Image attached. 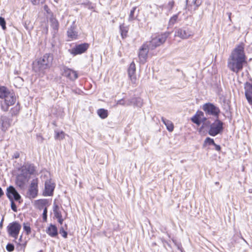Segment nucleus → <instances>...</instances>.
I'll return each instance as SVG.
<instances>
[{
	"label": "nucleus",
	"instance_id": "obj_56",
	"mask_svg": "<svg viewBox=\"0 0 252 252\" xmlns=\"http://www.w3.org/2000/svg\"><path fill=\"white\" fill-rule=\"evenodd\" d=\"M56 2H58V0H54Z\"/></svg>",
	"mask_w": 252,
	"mask_h": 252
},
{
	"label": "nucleus",
	"instance_id": "obj_20",
	"mask_svg": "<svg viewBox=\"0 0 252 252\" xmlns=\"http://www.w3.org/2000/svg\"><path fill=\"white\" fill-rule=\"evenodd\" d=\"M53 212L55 217L58 219V222L62 224L63 221V219L62 218V213L60 209V206L56 203L53 205Z\"/></svg>",
	"mask_w": 252,
	"mask_h": 252
},
{
	"label": "nucleus",
	"instance_id": "obj_54",
	"mask_svg": "<svg viewBox=\"0 0 252 252\" xmlns=\"http://www.w3.org/2000/svg\"><path fill=\"white\" fill-rule=\"evenodd\" d=\"M3 219H2L0 222V229H1L3 226Z\"/></svg>",
	"mask_w": 252,
	"mask_h": 252
},
{
	"label": "nucleus",
	"instance_id": "obj_23",
	"mask_svg": "<svg viewBox=\"0 0 252 252\" xmlns=\"http://www.w3.org/2000/svg\"><path fill=\"white\" fill-rule=\"evenodd\" d=\"M120 30L121 32V36L123 38H125L127 36V32L128 31V27L125 25V24H122L120 26Z\"/></svg>",
	"mask_w": 252,
	"mask_h": 252
},
{
	"label": "nucleus",
	"instance_id": "obj_14",
	"mask_svg": "<svg viewBox=\"0 0 252 252\" xmlns=\"http://www.w3.org/2000/svg\"><path fill=\"white\" fill-rule=\"evenodd\" d=\"M188 2L189 0H186V9L192 13V11H195L201 5L202 1V0H192L191 4H189Z\"/></svg>",
	"mask_w": 252,
	"mask_h": 252
},
{
	"label": "nucleus",
	"instance_id": "obj_10",
	"mask_svg": "<svg viewBox=\"0 0 252 252\" xmlns=\"http://www.w3.org/2000/svg\"><path fill=\"white\" fill-rule=\"evenodd\" d=\"M193 35L192 32L187 28H182L177 29L175 32V36L182 39H186Z\"/></svg>",
	"mask_w": 252,
	"mask_h": 252
},
{
	"label": "nucleus",
	"instance_id": "obj_36",
	"mask_svg": "<svg viewBox=\"0 0 252 252\" xmlns=\"http://www.w3.org/2000/svg\"><path fill=\"white\" fill-rule=\"evenodd\" d=\"M192 122L193 123H194V124H196V125H197L198 126H199L200 125V123H199V118H198V116L196 115V114H195V115H194L191 119Z\"/></svg>",
	"mask_w": 252,
	"mask_h": 252
},
{
	"label": "nucleus",
	"instance_id": "obj_24",
	"mask_svg": "<svg viewBox=\"0 0 252 252\" xmlns=\"http://www.w3.org/2000/svg\"><path fill=\"white\" fill-rule=\"evenodd\" d=\"M161 121L163 124L166 126L167 129L169 131H172L174 129V126L173 123L169 120H166L163 117L161 118Z\"/></svg>",
	"mask_w": 252,
	"mask_h": 252
},
{
	"label": "nucleus",
	"instance_id": "obj_45",
	"mask_svg": "<svg viewBox=\"0 0 252 252\" xmlns=\"http://www.w3.org/2000/svg\"><path fill=\"white\" fill-rule=\"evenodd\" d=\"M196 115L198 116V118H199V119H201V118H203V117L204 116V114L203 112L202 111H198L196 113Z\"/></svg>",
	"mask_w": 252,
	"mask_h": 252
},
{
	"label": "nucleus",
	"instance_id": "obj_30",
	"mask_svg": "<svg viewBox=\"0 0 252 252\" xmlns=\"http://www.w3.org/2000/svg\"><path fill=\"white\" fill-rule=\"evenodd\" d=\"M23 229L27 235H29L32 232L30 223L28 222H24L23 224Z\"/></svg>",
	"mask_w": 252,
	"mask_h": 252
},
{
	"label": "nucleus",
	"instance_id": "obj_19",
	"mask_svg": "<svg viewBox=\"0 0 252 252\" xmlns=\"http://www.w3.org/2000/svg\"><path fill=\"white\" fill-rule=\"evenodd\" d=\"M76 27L73 22L70 27L68 29L67 35L70 40H74L77 38L78 32L76 31Z\"/></svg>",
	"mask_w": 252,
	"mask_h": 252
},
{
	"label": "nucleus",
	"instance_id": "obj_51",
	"mask_svg": "<svg viewBox=\"0 0 252 252\" xmlns=\"http://www.w3.org/2000/svg\"><path fill=\"white\" fill-rule=\"evenodd\" d=\"M20 157V154L18 152H16L15 153H14V154L13 155V158H19Z\"/></svg>",
	"mask_w": 252,
	"mask_h": 252
},
{
	"label": "nucleus",
	"instance_id": "obj_22",
	"mask_svg": "<svg viewBox=\"0 0 252 252\" xmlns=\"http://www.w3.org/2000/svg\"><path fill=\"white\" fill-rule=\"evenodd\" d=\"M15 101L16 96L13 92H11L4 100V102H6V103H8V104L11 105L14 104L15 102Z\"/></svg>",
	"mask_w": 252,
	"mask_h": 252
},
{
	"label": "nucleus",
	"instance_id": "obj_55",
	"mask_svg": "<svg viewBox=\"0 0 252 252\" xmlns=\"http://www.w3.org/2000/svg\"><path fill=\"white\" fill-rule=\"evenodd\" d=\"M16 79L23 81L22 79L21 78H20V77H18V78H16Z\"/></svg>",
	"mask_w": 252,
	"mask_h": 252
},
{
	"label": "nucleus",
	"instance_id": "obj_39",
	"mask_svg": "<svg viewBox=\"0 0 252 252\" xmlns=\"http://www.w3.org/2000/svg\"><path fill=\"white\" fill-rule=\"evenodd\" d=\"M10 201L11 209L14 212H17V206L16 205V204L14 202L15 201L12 200H10Z\"/></svg>",
	"mask_w": 252,
	"mask_h": 252
},
{
	"label": "nucleus",
	"instance_id": "obj_37",
	"mask_svg": "<svg viewBox=\"0 0 252 252\" xmlns=\"http://www.w3.org/2000/svg\"><path fill=\"white\" fill-rule=\"evenodd\" d=\"M6 249L9 252H13L14 250V246L12 244L8 243L6 246Z\"/></svg>",
	"mask_w": 252,
	"mask_h": 252
},
{
	"label": "nucleus",
	"instance_id": "obj_13",
	"mask_svg": "<svg viewBox=\"0 0 252 252\" xmlns=\"http://www.w3.org/2000/svg\"><path fill=\"white\" fill-rule=\"evenodd\" d=\"M55 188V184L51 180L46 181L45 183V190L43 192L44 196H52Z\"/></svg>",
	"mask_w": 252,
	"mask_h": 252
},
{
	"label": "nucleus",
	"instance_id": "obj_33",
	"mask_svg": "<svg viewBox=\"0 0 252 252\" xmlns=\"http://www.w3.org/2000/svg\"><path fill=\"white\" fill-rule=\"evenodd\" d=\"M136 9V7H134L132 8V9L130 10L129 16H128V21H131L135 19L136 17L134 16V13Z\"/></svg>",
	"mask_w": 252,
	"mask_h": 252
},
{
	"label": "nucleus",
	"instance_id": "obj_25",
	"mask_svg": "<svg viewBox=\"0 0 252 252\" xmlns=\"http://www.w3.org/2000/svg\"><path fill=\"white\" fill-rule=\"evenodd\" d=\"M11 92L5 87H0V98L5 99Z\"/></svg>",
	"mask_w": 252,
	"mask_h": 252
},
{
	"label": "nucleus",
	"instance_id": "obj_38",
	"mask_svg": "<svg viewBox=\"0 0 252 252\" xmlns=\"http://www.w3.org/2000/svg\"><path fill=\"white\" fill-rule=\"evenodd\" d=\"M42 218L43 221H47V208L45 207L44 209L43 214H42Z\"/></svg>",
	"mask_w": 252,
	"mask_h": 252
},
{
	"label": "nucleus",
	"instance_id": "obj_34",
	"mask_svg": "<svg viewBox=\"0 0 252 252\" xmlns=\"http://www.w3.org/2000/svg\"><path fill=\"white\" fill-rule=\"evenodd\" d=\"M178 19V15H173L169 20L168 27H172L176 22Z\"/></svg>",
	"mask_w": 252,
	"mask_h": 252
},
{
	"label": "nucleus",
	"instance_id": "obj_35",
	"mask_svg": "<svg viewBox=\"0 0 252 252\" xmlns=\"http://www.w3.org/2000/svg\"><path fill=\"white\" fill-rule=\"evenodd\" d=\"M12 105L11 104H8L6 102H3L1 103V109L4 111H7L8 110L9 106Z\"/></svg>",
	"mask_w": 252,
	"mask_h": 252
},
{
	"label": "nucleus",
	"instance_id": "obj_17",
	"mask_svg": "<svg viewBox=\"0 0 252 252\" xmlns=\"http://www.w3.org/2000/svg\"><path fill=\"white\" fill-rule=\"evenodd\" d=\"M127 71L129 78L131 81L133 83H135L136 80V77L135 75L136 67L133 62L130 64Z\"/></svg>",
	"mask_w": 252,
	"mask_h": 252
},
{
	"label": "nucleus",
	"instance_id": "obj_18",
	"mask_svg": "<svg viewBox=\"0 0 252 252\" xmlns=\"http://www.w3.org/2000/svg\"><path fill=\"white\" fill-rule=\"evenodd\" d=\"M245 94L248 102L252 104V85L247 82L245 84Z\"/></svg>",
	"mask_w": 252,
	"mask_h": 252
},
{
	"label": "nucleus",
	"instance_id": "obj_47",
	"mask_svg": "<svg viewBox=\"0 0 252 252\" xmlns=\"http://www.w3.org/2000/svg\"><path fill=\"white\" fill-rule=\"evenodd\" d=\"M126 106H129L133 103V99H128L126 100Z\"/></svg>",
	"mask_w": 252,
	"mask_h": 252
},
{
	"label": "nucleus",
	"instance_id": "obj_8",
	"mask_svg": "<svg viewBox=\"0 0 252 252\" xmlns=\"http://www.w3.org/2000/svg\"><path fill=\"white\" fill-rule=\"evenodd\" d=\"M223 129V123L218 119L212 124L209 131V133L212 136H215L220 132Z\"/></svg>",
	"mask_w": 252,
	"mask_h": 252
},
{
	"label": "nucleus",
	"instance_id": "obj_5",
	"mask_svg": "<svg viewBox=\"0 0 252 252\" xmlns=\"http://www.w3.org/2000/svg\"><path fill=\"white\" fill-rule=\"evenodd\" d=\"M202 109L206 115L214 116L217 119L220 112V108L212 103H206L202 106Z\"/></svg>",
	"mask_w": 252,
	"mask_h": 252
},
{
	"label": "nucleus",
	"instance_id": "obj_50",
	"mask_svg": "<svg viewBox=\"0 0 252 252\" xmlns=\"http://www.w3.org/2000/svg\"><path fill=\"white\" fill-rule=\"evenodd\" d=\"M45 202H46V200H43V199H40V200H37V203L38 204H44L45 203Z\"/></svg>",
	"mask_w": 252,
	"mask_h": 252
},
{
	"label": "nucleus",
	"instance_id": "obj_49",
	"mask_svg": "<svg viewBox=\"0 0 252 252\" xmlns=\"http://www.w3.org/2000/svg\"><path fill=\"white\" fill-rule=\"evenodd\" d=\"M44 10L46 11V12L48 14H49L50 13V9L48 8V6L47 5H45L44 6Z\"/></svg>",
	"mask_w": 252,
	"mask_h": 252
},
{
	"label": "nucleus",
	"instance_id": "obj_4",
	"mask_svg": "<svg viewBox=\"0 0 252 252\" xmlns=\"http://www.w3.org/2000/svg\"><path fill=\"white\" fill-rule=\"evenodd\" d=\"M169 34V32H165L158 34L155 37H153L152 40L147 43L149 45V48L151 50H153L158 46L164 43Z\"/></svg>",
	"mask_w": 252,
	"mask_h": 252
},
{
	"label": "nucleus",
	"instance_id": "obj_12",
	"mask_svg": "<svg viewBox=\"0 0 252 252\" xmlns=\"http://www.w3.org/2000/svg\"><path fill=\"white\" fill-rule=\"evenodd\" d=\"M89 46V44L86 43L77 45L71 50L70 53L74 55L82 54L88 49Z\"/></svg>",
	"mask_w": 252,
	"mask_h": 252
},
{
	"label": "nucleus",
	"instance_id": "obj_42",
	"mask_svg": "<svg viewBox=\"0 0 252 252\" xmlns=\"http://www.w3.org/2000/svg\"><path fill=\"white\" fill-rule=\"evenodd\" d=\"M32 2L34 5H38L44 3L45 0H31Z\"/></svg>",
	"mask_w": 252,
	"mask_h": 252
},
{
	"label": "nucleus",
	"instance_id": "obj_41",
	"mask_svg": "<svg viewBox=\"0 0 252 252\" xmlns=\"http://www.w3.org/2000/svg\"><path fill=\"white\" fill-rule=\"evenodd\" d=\"M0 25L1 26L3 30L6 29L5 21L4 18L0 17Z\"/></svg>",
	"mask_w": 252,
	"mask_h": 252
},
{
	"label": "nucleus",
	"instance_id": "obj_29",
	"mask_svg": "<svg viewBox=\"0 0 252 252\" xmlns=\"http://www.w3.org/2000/svg\"><path fill=\"white\" fill-rule=\"evenodd\" d=\"M97 113L101 119H105L108 117V111L103 108L99 109Z\"/></svg>",
	"mask_w": 252,
	"mask_h": 252
},
{
	"label": "nucleus",
	"instance_id": "obj_7",
	"mask_svg": "<svg viewBox=\"0 0 252 252\" xmlns=\"http://www.w3.org/2000/svg\"><path fill=\"white\" fill-rule=\"evenodd\" d=\"M6 194L9 200H14L21 204L23 200L21 195L13 186H9L6 189Z\"/></svg>",
	"mask_w": 252,
	"mask_h": 252
},
{
	"label": "nucleus",
	"instance_id": "obj_9",
	"mask_svg": "<svg viewBox=\"0 0 252 252\" xmlns=\"http://www.w3.org/2000/svg\"><path fill=\"white\" fill-rule=\"evenodd\" d=\"M62 75L70 80L74 81L78 78L77 73L67 67L65 66H63L61 68Z\"/></svg>",
	"mask_w": 252,
	"mask_h": 252
},
{
	"label": "nucleus",
	"instance_id": "obj_1",
	"mask_svg": "<svg viewBox=\"0 0 252 252\" xmlns=\"http://www.w3.org/2000/svg\"><path fill=\"white\" fill-rule=\"evenodd\" d=\"M243 43L236 45L228 59V67L234 72L238 73L243 69L244 64L247 63Z\"/></svg>",
	"mask_w": 252,
	"mask_h": 252
},
{
	"label": "nucleus",
	"instance_id": "obj_44",
	"mask_svg": "<svg viewBox=\"0 0 252 252\" xmlns=\"http://www.w3.org/2000/svg\"><path fill=\"white\" fill-rule=\"evenodd\" d=\"M126 100L124 99H121L117 101V105H121L123 106H126Z\"/></svg>",
	"mask_w": 252,
	"mask_h": 252
},
{
	"label": "nucleus",
	"instance_id": "obj_57",
	"mask_svg": "<svg viewBox=\"0 0 252 252\" xmlns=\"http://www.w3.org/2000/svg\"><path fill=\"white\" fill-rule=\"evenodd\" d=\"M216 184H219V183H218V182H216Z\"/></svg>",
	"mask_w": 252,
	"mask_h": 252
},
{
	"label": "nucleus",
	"instance_id": "obj_26",
	"mask_svg": "<svg viewBox=\"0 0 252 252\" xmlns=\"http://www.w3.org/2000/svg\"><path fill=\"white\" fill-rule=\"evenodd\" d=\"M51 26L54 31V33H56L59 29V23L56 19L55 18H51Z\"/></svg>",
	"mask_w": 252,
	"mask_h": 252
},
{
	"label": "nucleus",
	"instance_id": "obj_28",
	"mask_svg": "<svg viewBox=\"0 0 252 252\" xmlns=\"http://www.w3.org/2000/svg\"><path fill=\"white\" fill-rule=\"evenodd\" d=\"M55 139L58 141H61L65 137V133L63 131L56 130L55 131Z\"/></svg>",
	"mask_w": 252,
	"mask_h": 252
},
{
	"label": "nucleus",
	"instance_id": "obj_21",
	"mask_svg": "<svg viewBox=\"0 0 252 252\" xmlns=\"http://www.w3.org/2000/svg\"><path fill=\"white\" fill-rule=\"evenodd\" d=\"M47 234L51 237H56L58 235V228L57 226L52 224H50L46 230Z\"/></svg>",
	"mask_w": 252,
	"mask_h": 252
},
{
	"label": "nucleus",
	"instance_id": "obj_11",
	"mask_svg": "<svg viewBox=\"0 0 252 252\" xmlns=\"http://www.w3.org/2000/svg\"><path fill=\"white\" fill-rule=\"evenodd\" d=\"M149 49H151L149 48V45L148 44H143L140 49L138 57L141 63H144L146 61Z\"/></svg>",
	"mask_w": 252,
	"mask_h": 252
},
{
	"label": "nucleus",
	"instance_id": "obj_43",
	"mask_svg": "<svg viewBox=\"0 0 252 252\" xmlns=\"http://www.w3.org/2000/svg\"><path fill=\"white\" fill-rule=\"evenodd\" d=\"M60 233L63 238H67V232L65 230H64L63 228H62L60 229Z\"/></svg>",
	"mask_w": 252,
	"mask_h": 252
},
{
	"label": "nucleus",
	"instance_id": "obj_40",
	"mask_svg": "<svg viewBox=\"0 0 252 252\" xmlns=\"http://www.w3.org/2000/svg\"><path fill=\"white\" fill-rule=\"evenodd\" d=\"M17 245V248L18 249V250L23 249L24 250L27 245V242H26L24 244H20V243H18Z\"/></svg>",
	"mask_w": 252,
	"mask_h": 252
},
{
	"label": "nucleus",
	"instance_id": "obj_16",
	"mask_svg": "<svg viewBox=\"0 0 252 252\" xmlns=\"http://www.w3.org/2000/svg\"><path fill=\"white\" fill-rule=\"evenodd\" d=\"M12 120L5 116H2L0 119L1 129L2 131H6L11 126Z\"/></svg>",
	"mask_w": 252,
	"mask_h": 252
},
{
	"label": "nucleus",
	"instance_id": "obj_32",
	"mask_svg": "<svg viewBox=\"0 0 252 252\" xmlns=\"http://www.w3.org/2000/svg\"><path fill=\"white\" fill-rule=\"evenodd\" d=\"M174 5V0H171L168 2V4L164 6L163 5L160 6V7L163 8H165L167 9L168 11H170L172 8H173Z\"/></svg>",
	"mask_w": 252,
	"mask_h": 252
},
{
	"label": "nucleus",
	"instance_id": "obj_53",
	"mask_svg": "<svg viewBox=\"0 0 252 252\" xmlns=\"http://www.w3.org/2000/svg\"><path fill=\"white\" fill-rule=\"evenodd\" d=\"M4 194L3 191H2L1 188L0 187V197L3 196Z\"/></svg>",
	"mask_w": 252,
	"mask_h": 252
},
{
	"label": "nucleus",
	"instance_id": "obj_31",
	"mask_svg": "<svg viewBox=\"0 0 252 252\" xmlns=\"http://www.w3.org/2000/svg\"><path fill=\"white\" fill-rule=\"evenodd\" d=\"M20 109V106L18 104L12 108L10 110L11 116H16L18 115Z\"/></svg>",
	"mask_w": 252,
	"mask_h": 252
},
{
	"label": "nucleus",
	"instance_id": "obj_48",
	"mask_svg": "<svg viewBox=\"0 0 252 252\" xmlns=\"http://www.w3.org/2000/svg\"><path fill=\"white\" fill-rule=\"evenodd\" d=\"M207 121V118L206 117H205L204 116L203 117V118H201V119H199V123H200V125L201 124V123H205Z\"/></svg>",
	"mask_w": 252,
	"mask_h": 252
},
{
	"label": "nucleus",
	"instance_id": "obj_3",
	"mask_svg": "<svg viewBox=\"0 0 252 252\" xmlns=\"http://www.w3.org/2000/svg\"><path fill=\"white\" fill-rule=\"evenodd\" d=\"M22 228L21 224L17 221H14L8 224L6 227L8 236L14 239V241L17 243L20 232Z\"/></svg>",
	"mask_w": 252,
	"mask_h": 252
},
{
	"label": "nucleus",
	"instance_id": "obj_2",
	"mask_svg": "<svg viewBox=\"0 0 252 252\" xmlns=\"http://www.w3.org/2000/svg\"><path fill=\"white\" fill-rule=\"evenodd\" d=\"M53 61V55L51 53H46L37 62V67L34 66L36 71L44 73L45 70L52 66Z\"/></svg>",
	"mask_w": 252,
	"mask_h": 252
},
{
	"label": "nucleus",
	"instance_id": "obj_15",
	"mask_svg": "<svg viewBox=\"0 0 252 252\" xmlns=\"http://www.w3.org/2000/svg\"><path fill=\"white\" fill-rule=\"evenodd\" d=\"M22 174L27 175H33L35 173V167L32 164H26L24 165L21 168Z\"/></svg>",
	"mask_w": 252,
	"mask_h": 252
},
{
	"label": "nucleus",
	"instance_id": "obj_27",
	"mask_svg": "<svg viewBox=\"0 0 252 252\" xmlns=\"http://www.w3.org/2000/svg\"><path fill=\"white\" fill-rule=\"evenodd\" d=\"M26 178L22 175H19L16 180V184L20 187H23L25 184Z\"/></svg>",
	"mask_w": 252,
	"mask_h": 252
},
{
	"label": "nucleus",
	"instance_id": "obj_52",
	"mask_svg": "<svg viewBox=\"0 0 252 252\" xmlns=\"http://www.w3.org/2000/svg\"><path fill=\"white\" fill-rule=\"evenodd\" d=\"M204 142H214V140L209 137H207L206 138Z\"/></svg>",
	"mask_w": 252,
	"mask_h": 252
},
{
	"label": "nucleus",
	"instance_id": "obj_46",
	"mask_svg": "<svg viewBox=\"0 0 252 252\" xmlns=\"http://www.w3.org/2000/svg\"><path fill=\"white\" fill-rule=\"evenodd\" d=\"M210 145H212L215 147V149L218 151H220L221 148L220 146L216 144L215 143H209Z\"/></svg>",
	"mask_w": 252,
	"mask_h": 252
},
{
	"label": "nucleus",
	"instance_id": "obj_6",
	"mask_svg": "<svg viewBox=\"0 0 252 252\" xmlns=\"http://www.w3.org/2000/svg\"><path fill=\"white\" fill-rule=\"evenodd\" d=\"M38 180L33 179L32 181L28 188L27 195L30 199H33L36 197L38 193Z\"/></svg>",
	"mask_w": 252,
	"mask_h": 252
}]
</instances>
